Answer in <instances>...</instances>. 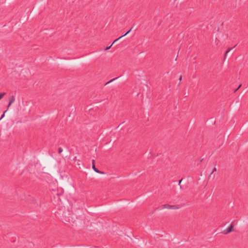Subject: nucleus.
Listing matches in <instances>:
<instances>
[{
    "label": "nucleus",
    "instance_id": "20e7f679",
    "mask_svg": "<svg viewBox=\"0 0 248 248\" xmlns=\"http://www.w3.org/2000/svg\"><path fill=\"white\" fill-rule=\"evenodd\" d=\"M92 168L97 173H104L103 172H102L101 171H100L99 170H98L96 167H95V160L94 159L92 160Z\"/></svg>",
    "mask_w": 248,
    "mask_h": 248
},
{
    "label": "nucleus",
    "instance_id": "2eb2a0df",
    "mask_svg": "<svg viewBox=\"0 0 248 248\" xmlns=\"http://www.w3.org/2000/svg\"><path fill=\"white\" fill-rule=\"evenodd\" d=\"M182 76H180L179 78V80L180 81H181L182 80ZM180 82H179L178 85H180Z\"/></svg>",
    "mask_w": 248,
    "mask_h": 248
},
{
    "label": "nucleus",
    "instance_id": "f8f14e48",
    "mask_svg": "<svg viewBox=\"0 0 248 248\" xmlns=\"http://www.w3.org/2000/svg\"><path fill=\"white\" fill-rule=\"evenodd\" d=\"M241 86V84H240L238 86V88L237 89H236L235 90H234V93H235Z\"/></svg>",
    "mask_w": 248,
    "mask_h": 248
},
{
    "label": "nucleus",
    "instance_id": "1a4fd4ad",
    "mask_svg": "<svg viewBox=\"0 0 248 248\" xmlns=\"http://www.w3.org/2000/svg\"><path fill=\"white\" fill-rule=\"evenodd\" d=\"M5 93H0V100L3 98Z\"/></svg>",
    "mask_w": 248,
    "mask_h": 248
},
{
    "label": "nucleus",
    "instance_id": "f03ea898",
    "mask_svg": "<svg viewBox=\"0 0 248 248\" xmlns=\"http://www.w3.org/2000/svg\"><path fill=\"white\" fill-rule=\"evenodd\" d=\"M165 208H167L169 209H179V207L176 205H170L167 204L163 205L162 206L161 208H160V209L162 210V209H163Z\"/></svg>",
    "mask_w": 248,
    "mask_h": 248
},
{
    "label": "nucleus",
    "instance_id": "6e6552de",
    "mask_svg": "<svg viewBox=\"0 0 248 248\" xmlns=\"http://www.w3.org/2000/svg\"><path fill=\"white\" fill-rule=\"evenodd\" d=\"M124 36V35H122L121 36H120V37H119L118 38L116 39V40H115L112 43V45H113L114 43H115V42H117V41L118 40H119L120 39H121V38L123 37Z\"/></svg>",
    "mask_w": 248,
    "mask_h": 248
},
{
    "label": "nucleus",
    "instance_id": "dca6fc26",
    "mask_svg": "<svg viewBox=\"0 0 248 248\" xmlns=\"http://www.w3.org/2000/svg\"><path fill=\"white\" fill-rule=\"evenodd\" d=\"M112 46V45L111 44L110 46L107 47L106 48L105 50H108V49H109L111 47V46Z\"/></svg>",
    "mask_w": 248,
    "mask_h": 248
},
{
    "label": "nucleus",
    "instance_id": "4468645a",
    "mask_svg": "<svg viewBox=\"0 0 248 248\" xmlns=\"http://www.w3.org/2000/svg\"><path fill=\"white\" fill-rule=\"evenodd\" d=\"M6 111H7V110H6L4 112L3 114L1 115V117H0V120H1V119H2V118L4 116L5 113Z\"/></svg>",
    "mask_w": 248,
    "mask_h": 248
},
{
    "label": "nucleus",
    "instance_id": "0eeeda50",
    "mask_svg": "<svg viewBox=\"0 0 248 248\" xmlns=\"http://www.w3.org/2000/svg\"><path fill=\"white\" fill-rule=\"evenodd\" d=\"M113 78L110 80H109L105 84V85H107L108 84L111 82L112 81L115 80V79H116L117 78Z\"/></svg>",
    "mask_w": 248,
    "mask_h": 248
},
{
    "label": "nucleus",
    "instance_id": "ddd939ff",
    "mask_svg": "<svg viewBox=\"0 0 248 248\" xmlns=\"http://www.w3.org/2000/svg\"><path fill=\"white\" fill-rule=\"evenodd\" d=\"M183 179H181L180 180H179V185L180 186V188H182V186H181V182L182 181Z\"/></svg>",
    "mask_w": 248,
    "mask_h": 248
},
{
    "label": "nucleus",
    "instance_id": "423d86ee",
    "mask_svg": "<svg viewBox=\"0 0 248 248\" xmlns=\"http://www.w3.org/2000/svg\"><path fill=\"white\" fill-rule=\"evenodd\" d=\"M236 46V45H235V46L233 47V48H234V47H235ZM232 49H233V47H232V48H229L228 49V50L225 52V54H224V59H225L226 58V57L227 54L229 52H230L231 50H232Z\"/></svg>",
    "mask_w": 248,
    "mask_h": 248
},
{
    "label": "nucleus",
    "instance_id": "9b49d317",
    "mask_svg": "<svg viewBox=\"0 0 248 248\" xmlns=\"http://www.w3.org/2000/svg\"><path fill=\"white\" fill-rule=\"evenodd\" d=\"M62 152V149L61 147L59 148L58 153L59 154H61Z\"/></svg>",
    "mask_w": 248,
    "mask_h": 248
},
{
    "label": "nucleus",
    "instance_id": "f257e3e1",
    "mask_svg": "<svg viewBox=\"0 0 248 248\" xmlns=\"http://www.w3.org/2000/svg\"><path fill=\"white\" fill-rule=\"evenodd\" d=\"M62 219L64 222H69L70 223H74L72 218L71 217V214L69 213L68 210H67V212H63Z\"/></svg>",
    "mask_w": 248,
    "mask_h": 248
},
{
    "label": "nucleus",
    "instance_id": "f3484780",
    "mask_svg": "<svg viewBox=\"0 0 248 248\" xmlns=\"http://www.w3.org/2000/svg\"><path fill=\"white\" fill-rule=\"evenodd\" d=\"M216 171H217V169H216V168H214V169H213V170L212 172L211 173V174H213Z\"/></svg>",
    "mask_w": 248,
    "mask_h": 248
},
{
    "label": "nucleus",
    "instance_id": "9d476101",
    "mask_svg": "<svg viewBox=\"0 0 248 248\" xmlns=\"http://www.w3.org/2000/svg\"><path fill=\"white\" fill-rule=\"evenodd\" d=\"M132 29V27L129 31H127L123 35H124V36L126 35H127L128 33H129L131 31Z\"/></svg>",
    "mask_w": 248,
    "mask_h": 248
},
{
    "label": "nucleus",
    "instance_id": "39448f33",
    "mask_svg": "<svg viewBox=\"0 0 248 248\" xmlns=\"http://www.w3.org/2000/svg\"><path fill=\"white\" fill-rule=\"evenodd\" d=\"M15 101V98L14 95L10 96L9 97V104L8 106L7 109L9 108V107L13 104Z\"/></svg>",
    "mask_w": 248,
    "mask_h": 248
},
{
    "label": "nucleus",
    "instance_id": "7ed1b4c3",
    "mask_svg": "<svg viewBox=\"0 0 248 248\" xmlns=\"http://www.w3.org/2000/svg\"><path fill=\"white\" fill-rule=\"evenodd\" d=\"M233 231V225L232 224L226 230L223 232L224 234H228Z\"/></svg>",
    "mask_w": 248,
    "mask_h": 248
}]
</instances>
